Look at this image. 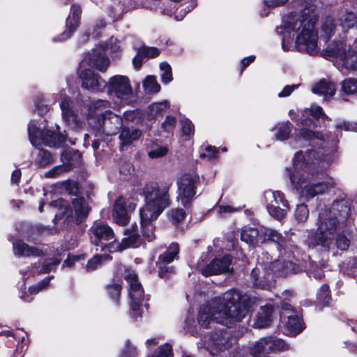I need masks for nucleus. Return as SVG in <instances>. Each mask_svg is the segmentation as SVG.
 Instances as JSON below:
<instances>
[{
	"mask_svg": "<svg viewBox=\"0 0 357 357\" xmlns=\"http://www.w3.org/2000/svg\"><path fill=\"white\" fill-rule=\"evenodd\" d=\"M169 185L155 182L147 183L143 189L145 204L140 210L141 226L142 235L148 241L154 238L152 222L169 206Z\"/></svg>",
	"mask_w": 357,
	"mask_h": 357,
	"instance_id": "39448f33",
	"label": "nucleus"
},
{
	"mask_svg": "<svg viewBox=\"0 0 357 357\" xmlns=\"http://www.w3.org/2000/svg\"><path fill=\"white\" fill-rule=\"evenodd\" d=\"M250 298L247 294L236 289H229L200 307L198 323L206 328L214 324L229 327L245 317L250 307Z\"/></svg>",
	"mask_w": 357,
	"mask_h": 357,
	"instance_id": "7ed1b4c3",
	"label": "nucleus"
},
{
	"mask_svg": "<svg viewBox=\"0 0 357 357\" xmlns=\"http://www.w3.org/2000/svg\"><path fill=\"white\" fill-rule=\"evenodd\" d=\"M298 85L292 84V85H287L283 89L278 93V97L284 98L291 95V93L296 89H298Z\"/></svg>",
	"mask_w": 357,
	"mask_h": 357,
	"instance_id": "69168bd1",
	"label": "nucleus"
},
{
	"mask_svg": "<svg viewBox=\"0 0 357 357\" xmlns=\"http://www.w3.org/2000/svg\"><path fill=\"white\" fill-rule=\"evenodd\" d=\"M339 20L340 22V26L343 29H350L355 24H356L357 26L356 15L353 12H346L340 17Z\"/></svg>",
	"mask_w": 357,
	"mask_h": 357,
	"instance_id": "58836bf2",
	"label": "nucleus"
},
{
	"mask_svg": "<svg viewBox=\"0 0 357 357\" xmlns=\"http://www.w3.org/2000/svg\"><path fill=\"white\" fill-rule=\"evenodd\" d=\"M342 90L346 94L357 93V79L348 78L342 82Z\"/></svg>",
	"mask_w": 357,
	"mask_h": 357,
	"instance_id": "79ce46f5",
	"label": "nucleus"
},
{
	"mask_svg": "<svg viewBox=\"0 0 357 357\" xmlns=\"http://www.w3.org/2000/svg\"><path fill=\"white\" fill-rule=\"evenodd\" d=\"M68 168L65 165H58L54 167L52 169L47 172L45 174L47 178H56L63 172H67Z\"/></svg>",
	"mask_w": 357,
	"mask_h": 357,
	"instance_id": "864d4df0",
	"label": "nucleus"
},
{
	"mask_svg": "<svg viewBox=\"0 0 357 357\" xmlns=\"http://www.w3.org/2000/svg\"><path fill=\"white\" fill-rule=\"evenodd\" d=\"M143 87L146 93H158L160 90V86L158 83L156 77L148 75L143 82Z\"/></svg>",
	"mask_w": 357,
	"mask_h": 357,
	"instance_id": "e433bc0d",
	"label": "nucleus"
},
{
	"mask_svg": "<svg viewBox=\"0 0 357 357\" xmlns=\"http://www.w3.org/2000/svg\"><path fill=\"white\" fill-rule=\"evenodd\" d=\"M172 346L167 343L161 345L158 351L156 352L155 357H172Z\"/></svg>",
	"mask_w": 357,
	"mask_h": 357,
	"instance_id": "6e6d98bb",
	"label": "nucleus"
},
{
	"mask_svg": "<svg viewBox=\"0 0 357 357\" xmlns=\"http://www.w3.org/2000/svg\"><path fill=\"white\" fill-rule=\"evenodd\" d=\"M125 279L129 284V296L131 300L130 307L132 317L135 320L141 317L140 307L144 300V290L141 283L137 280V275L134 271H128Z\"/></svg>",
	"mask_w": 357,
	"mask_h": 357,
	"instance_id": "ddd939ff",
	"label": "nucleus"
},
{
	"mask_svg": "<svg viewBox=\"0 0 357 357\" xmlns=\"http://www.w3.org/2000/svg\"><path fill=\"white\" fill-rule=\"evenodd\" d=\"M317 300L324 305H328L331 300V291L328 284H323L317 292Z\"/></svg>",
	"mask_w": 357,
	"mask_h": 357,
	"instance_id": "37998d69",
	"label": "nucleus"
},
{
	"mask_svg": "<svg viewBox=\"0 0 357 357\" xmlns=\"http://www.w3.org/2000/svg\"><path fill=\"white\" fill-rule=\"evenodd\" d=\"M53 161V158L48 151L44 149L38 151L35 163L38 167H44L52 163Z\"/></svg>",
	"mask_w": 357,
	"mask_h": 357,
	"instance_id": "c9c22d12",
	"label": "nucleus"
},
{
	"mask_svg": "<svg viewBox=\"0 0 357 357\" xmlns=\"http://www.w3.org/2000/svg\"><path fill=\"white\" fill-rule=\"evenodd\" d=\"M312 91L315 94L324 96L325 99H328L335 95L336 86L329 79H321L312 86Z\"/></svg>",
	"mask_w": 357,
	"mask_h": 357,
	"instance_id": "5701e85b",
	"label": "nucleus"
},
{
	"mask_svg": "<svg viewBox=\"0 0 357 357\" xmlns=\"http://www.w3.org/2000/svg\"><path fill=\"white\" fill-rule=\"evenodd\" d=\"M160 69L162 72L161 80L165 84H167L172 81V73L170 65L167 62H162L160 64Z\"/></svg>",
	"mask_w": 357,
	"mask_h": 357,
	"instance_id": "c03bdc74",
	"label": "nucleus"
},
{
	"mask_svg": "<svg viewBox=\"0 0 357 357\" xmlns=\"http://www.w3.org/2000/svg\"><path fill=\"white\" fill-rule=\"evenodd\" d=\"M241 238L243 241L253 246L258 245L267 241H273L277 244L278 249L281 255H287L288 257H290V254L289 255L287 251L289 243L284 239L282 235L275 230L266 227L257 229L245 227L241 231Z\"/></svg>",
	"mask_w": 357,
	"mask_h": 357,
	"instance_id": "0eeeda50",
	"label": "nucleus"
},
{
	"mask_svg": "<svg viewBox=\"0 0 357 357\" xmlns=\"http://www.w3.org/2000/svg\"><path fill=\"white\" fill-rule=\"evenodd\" d=\"M139 51L145 58H154L160 54L159 50L156 47H143Z\"/></svg>",
	"mask_w": 357,
	"mask_h": 357,
	"instance_id": "4d7b16f0",
	"label": "nucleus"
},
{
	"mask_svg": "<svg viewBox=\"0 0 357 357\" xmlns=\"http://www.w3.org/2000/svg\"><path fill=\"white\" fill-rule=\"evenodd\" d=\"M60 108L63 121L66 125L71 129L80 128L83 125V121L78 114V111L75 112V104L66 94H60Z\"/></svg>",
	"mask_w": 357,
	"mask_h": 357,
	"instance_id": "2eb2a0df",
	"label": "nucleus"
},
{
	"mask_svg": "<svg viewBox=\"0 0 357 357\" xmlns=\"http://www.w3.org/2000/svg\"><path fill=\"white\" fill-rule=\"evenodd\" d=\"M59 130V126H56ZM28 134L31 143L37 147L44 144L50 147L60 146L65 142V136L61 135L59 130L56 132L47 129L42 130L38 128L33 121H30L28 126Z\"/></svg>",
	"mask_w": 357,
	"mask_h": 357,
	"instance_id": "9d476101",
	"label": "nucleus"
},
{
	"mask_svg": "<svg viewBox=\"0 0 357 357\" xmlns=\"http://www.w3.org/2000/svg\"><path fill=\"white\" fill-rule=\"evenodd\" d=\"M181 130L183 135L190 136L194 133V126L190 120H183L181 122Z\"/></svg>",
	"mask_w": 357,
	"mask_h": 357,
	"instance_id": "13d9d810",
	"label": "nucleus"
},
{
	"mask_svg": "<svg viewBox=\"0 0 357 357\" xmlns=\"http://www.w3.org/2000/svg\"><path fill=\"white\" fill-rule=\"evenodd\" d=\"M317 22L316 9L305 8L299 13L291 12L282 20L276 31L282 36V48L287 52L296 48L309 55L319 52L318 31L315 28Z\"/></svg>",
	"mask_w": 357,
	"mask_h": 357,
	"instance_id": "f03ea898",
	"label": "nucleus"
},
{
	"mask_svg": "<svg viewBox=\"0 0 357 357\" xmlns=\"http://www.w3.org/2000/svg\"><path fill=\"white\" fill-rule=\"evenodd\" d=\"M53 275L52 276H47L45 278H44L43 280L39 282L37 284L33 285L32 287H29V292L31 294H37L40 291L45 289L50 283V280L53 278Z\"/></svg>",
	"mask_w": 357,
	"mask_h": 357,
	"instance_id": "09e8293b",
	"label": "nucleus"
},
{
	"mask_svg": "<svg viewBox=\"0 0 357 357\" xmlns=\"http://www.w3.org/2000/svg\"><path fill=\"white\" fill-rule=\"evenodd\" d=\"M169 217L174 224H178L185 218V212L181 208H174L169 212Z\"/></svg>",
	"mask_w": 357,
	"mask_h": 357,
	"instance_id": "49530a36",
	"label": "nucleus"
},
{
	"mask_svg": "<svg viewBox=\"0 0 357 357\" xmlns=\"http://www.w3.org/2000/svg\"><path fill=\"white\" fill-rule=\"evenodd\" d=\"M50 206H52V207H55V208L59 207V209H61V210H62L63 208L64 211H66L68 206V202L63 199H57L56 200L52 201L50 204Z\"/></svg>",
	"mask_w": 357,
	"mask_h": 357,
	"instance_id": "338daca9",
	"label": "nucleus"
},
{
	"mask_svg": "<svg viewBox=\"0 0 357 357\" xmlns=\"http://www.w3.org/2000/svg\"><path fill=\"white\" fill-rule=\"evenodd\" d=\"M335 29V25L334 24V20L331 17L326 18L325 22L322 26V31L324 33V34L328 38H330L333 34Z\"/></svg>",
	"mask_w": 357,
	"mask_h": 357,
	"instance_id": "8fccbe9b",
	"label": "nucleus"
},
{
	"mask_svg": "<svg viewBox=\"0 0 357 357\" xmlns=\"http://www.w3.org/2000/svg\"><path fill=\"white\" fill-rule=\"evenodd\" d=\"M169 107V104L167 100L154 102L149 107V116L155 119L162 116Z\"/></svg>",
	"mask_w": 357,
	"mask_h": 357,
	"instance_id": "f704fd0d",
	"label": "nucleus"
},
{
	"mask_svg": "<svg viewBox=\"0 0 357 357\" xmlns=\"http://www.w3.org/2000/svg\"><path fill=\"white\" fill-rule=\"evenodd\" d=\"M271 268L273 272L280 275H287L291 272H296L298 267L291 261L276 260L271 263Z\"/></svg>",
	"mask_w": 357,
	"mask_h": 357,
	"instance_id": "c756f323",
	"label": "nucleus"
},
{
	"mask_svg": "<svg viewBox=\"0 0 357 357\" xmlns=\"http://www.w3.org/2000/svg\"><path fill=\"white\" fill-rule=\"evenodd\" d=\"M229 334L224 328H220L211 333L205 341L206 349L215 355L229 347Z\"/></svg>",
	"mask_w": 357,
	"mask_h": 357,
	"instance_id": "f3484780",
	"label": "nucleus"
},
{
	"mask_svg": "<svg viewBox=\"0 0 357 357\" xmlns=\"http://www.w3.org/2000/svg\"><path fill=\"white\" fill-rule=\"evenodd\" d=\"M327 213H321L317 220V230L309 237V248L315 249L324 255L333 256L337 250H347L351 243L350 235L344 231L338 232V222L335 218L328 217Z\"/></svg>",
	"mask_w": 357,
	"mask_h": 357,
	"instance_id": "20e7f679",
	"label": "nucleus"
},
{
	"mask_svg": "<svg viewBox=\"0 0 357 357\" xmlns=\"http://www.w3.org/2000/svg\"><path fill=\"white\" fill-rule=\"evenodd\" d=\"M231 263L232 257L229 255H225L221 257L214 259L206 266L200 268V271L202 275L206 277L213 275L230 273L234 270Z\"/></svg>",
	"mask_w": 357,
	"mask_h": 357,
	"instance_id": "dca6fc26",
	"label": "nucleus"
},
{
	"mask_svg": "<svg viewBox=\"0 0 357 357\" xmlns=\"http://www.w3.org/2000/svg\"><path fill=\"white\" fill-rule=\"evenodd\" d=\"M106 86L109 95L116 97L121 104L131 105L135 102V96L128 77L114 75L106 82Z\"/></svg>",
	"mask_w": 357,
	"mask_h": 357,
	"instance_id": "1a4fd4ad",
	"label": "nucleus"
},
{
	"mask_svg": "<svg viewBox=\"0 0 357 357\" xmlns=\"http://www.w3.org/2000/svg\"><path fill=\"white\" fill-rule=\"evenodd\" d=\"M289 208H282L278 206L275 205H267L266 209L268 213L271 216L276 219L277 220H282L284 218L286 217L287 213V209Z\"/></svg>",
	"mask_w": 357,
	"mask_h": 357,
	"instance_id": "ea45409f",
	"label": "nucleus"
},
{
	"mask_svg": "<svg viewBox=\"0 0 357 357\" xmlns=\"http://www.w3.org/2000/svg\"><path fill=\"white\" fill-rule=\"evenodd\" d=\"M273 310V306L270 304L261 306L256 315L255 323L256 326L258 328L267 326L271 321Z\"/></svg>",
	"mask_w": 357,
	"mask_h": 357,
	"instance_id": "c85d7f7f",
	"label": "nucleus"
},
{
	"mask_svg": "<svg viewBox=\"0 0 357 357\" xmlns=\"http://www.w3.org/2000/svg\"><path fill=\"white\" fill-rule=\"evenodd\" d=\"M14 254L20 257H38L43 255L44 252L42 249L30 246L21 240L13 243Z\"/></svg>",
	"mask_w": 357,
	"mask_h": 357,
	"instance_id": "b1692460",
	"label": "nucleus"
},
{
	"mask_svg": "<svg viewBox=\"0 0 357 357\" xmlns=\"http://www.w3.org/2000/svg\"><path fill=\"white\" fill-rule=\"evenodd\" d=\"M199 184V177L194 174H185L177 181L178 199L185 208H188L195 199Z\"/></svg>",
	"mask_w": 357,
	"mask_h": 357,
	"instance_id": "9b49d317",
	"label": "nucleus"
},
{
	"mask_svg": "<svg viewBox=\"0 0 357 357\" xmlns=\"http://www.w3.org/2000/svg\"><path fill=\"white\" fill-rule=\"evenodd\" d=\"M142 131L138 128L133 127H125L122 129L119 139L121 140V146H128L134 142L138 140L142 136Z\"/></svg>",
	"mask_w": 357,
	"mask_h": 357,
	"instance_id": "bb28decb",
	"label": "nucleus"
},
{
	"mask_svg": "<svg viewBox=\"0 0 357 357\" xmlns=\"http://www.w3.org/2000/svg\"><path fill=\"white\" fill-rule=\"evenodd\" d=\"M110 102L106 100L99 99L91 103L89 107L88 119H91L94 113L109 108Z\"/></svg>",
	"mask_w": 357,
	"mask_h": 357,
	"instance_id": "4c0bfd02",
	"label": "nucleus"
},
{
	"mask_svg": "<svg viewBox=\"0 0 357 357\" xmlns=\"http://www.w3.org/2000/svg\"><path fill=\"white\" fill-rule=\"evenodd\" d=\"M113 217L116 223L122 226L127 225L129 220V218L126 209L121 211H119V212L116 213L113 212Z\"/></svg>",
	"mask_w": 357,
	"mask_h": 357,
	"instance_id": "603ef678",
	"label": "nucleus"
},
{
	"mask_svg": "<svg viewBox=\"0 0 357 357\" xmlns=\"http://www.w3.org/2000/svg\"><path fill=\"white\" fill-rule=\"evenodd\" d=\"M82 13L81 8L79 5H73L71 7L70 15L66 20L67 29L59 36L54 38L53 41H63L69 38L72 33L77 29Z\"/></svg>",
	"mask_w": 357,
	"mask_h": 357,
	"instance_id": "aec40b11",
	"label": "nucleus"
},
{
	"mask_svg": "<svg viewBox=\"0 0 357 357\" xmlns=\"http://www.w3.org/2000/svg\"><path fill=\"white\" fill-rule=\"evenodd\" d=\"M308 115L315 119L331 121L321 107L312 106L303 112L300 122L297 124L301 127L297 133L299 137L312 142L317 141V145L321 146L319 150L312 149L305 153L297 151L292 159V168L286 169L291 185L306 200L323 194L336 185L332 178L319 181L324 175V170L333 161V150H329L333 140L330 142L321 133L312 131L310 128L314 127V123Z\"/></svg>",
	"mask_w": 357,
	"mask_h": 357,
	"instance_id": "f257e3e1",
	"label": "nucleus"
},
{
	"mask_svg": "<svg viewBox=\"0 0 357 357\" xmlns=\"http://www.w3.org/2000/svg\"><path fill=\"white\" fill-rule=\"evenodd\" d=\"M287 319L286 327L291 335H296L303 330V324L298 316L287 315Z\"/></svg>",
	"mask_w": 357,
	"mask_h": 357,
	"instance_id": "2f4dec72",
	"label": "nucleus"
},
{
	"mask_svg": "<svg viewBox=\"0 0 357 357\" xmlns=\"http://www.w3.org/2000/svg\"><path fill=\"white\" fill-rule=\"evenodd\" d=\"M156 263L159 268L158 275L161 278H167L174 273V269L173 266H167V264L158 263V261H157Z\"/></svg>",
	"mask_w": 357,
	"mask_h": 357,
	"instance_id": "de8ad7c7",
	"label": "nucleus"
},
{
	"mask_svg": "<svg viewBox=\"0 0 357 357\" xmlns=\"http://www.w3.org/2000/svg\"><path fill=\"white\" fill-rule=\"evenodd\" d=\"M167 149L164 146H158L149 152V156L151 158H158L165 155Z\"/></svg>",
	"mask_w": 357,
	"mask_h": 357,
	"instance_id": "bf43d9fd",
	"label": "nucleus"
},
{
	"mask_svg": "<svg viewBox=\"0 0 357 357\" xmlns=\"http://www.w3.org/2000/svg\"><path fill=\"white\" fill-rule=\"evenodd\" d=\"M106 289L109 297L116 302L121 291V283L114 280L111 284L107 285Z\"/></svg>",
	"mask_w": 357,
	"mask_h": 357,
	"instance_id": "a19ab883",
	"label": "nucleus"
},
{
	"mask_svg": "<svg viewBox=\"0 0 357 357\" xmlns=\"http://www.w3.org/2000/svg\"><path fill=\"white\" fill-rule=\"evenodd\" d=\"M355 50L354 43L351 46L347 45L344 40H334L321 52V56L335 59L336 62H339L340 66H338L340 70L343 69L354 70H357V61H353Z\"/></svg>",
	"mask_w": 357,
	"mask_h": 357,
	"instance_id": "6e6552de",
	"label": "nucleus"
},
{
	"mask_svg": "<svg viewBox=\"0 0 357 357\" xmlns=\"http://www.w3.org/2000/svg\"><path fill=\"white\" fill-rule=\"evenodd\" d=\"M96 119L94 126L107 135L116 134L123 126V119L110 110H106L98 115Z\"/></svg>",
	"mask_w": 357,
	"mask_h": 357,
	"instance_id": "4468645a",
	"label": "nucleus"
},
{
	"mask_svg": "<svg viewBox=\"0 0 357 357\" xmlns=\"http://www.w3.org/2000/svg\"><path fill=\"white\" fill-rule=\"evenodd\" d=\"M350 208L348 205V202L346 199H342L335 200L333 202L331 207L329 209L321 208L319 212L318 220L320 218L321 213L326 212L327 213L328 217L335 218L337 220V216L340 215L345 217L348 215Z\"/></svg>",
	"mask_w": 357,
	"mask_h": 357,
	"instance_id": "4be33fe9",
	"label": "nucleus"
},
{
	"mask_svg": "<svg viewBox=\"0 0 357 357\" xmlns=\"http://www.w3.org/2000/svg\"><path fill=\"white\" fill-rule=\"evenodd\" d=\"M270 274H264L261 265L257 266L251 272L253 285L264 289L270 287Z\"/></svg>",
	"mask_w": 357,
	"mask_h": 357,
	"instance_id": "393cba45",
	"label": "nucleus"
},
{
	"mask_svg": "<svg viewBox=\"0 0 357 357\" xmlns=\"http://www.w3.org/2000/svg\"><path fill=\"white\" fill-rule=\"evenodd\" d=\"M294 215L298 222H305L309 215V210L307 205L304 204L298 205Z\"/></svg>",
	"mask_w": 357,
	"mask_h": 357,
	"instance_id": "a18cd8bd",
	"label": "nucleus"
},
{
	"mask_svg": "<svg viewBox=\"0 0 357 357\" xmlns=\"http://www.w3.org/2000/svg\"><path fill=\"white\" fill-rule=\"evenodd\" d=\"M90 239L92 244L100 248L101 251L108 250L109 252H112L121 251L129 247H137L139 235L134 229L120 244L116 241L114 233L108 225L95 222L90 229Z\"/></svg>",
	"mask_w": 357,
	"mask_h": 357,
	"instance_id": "423d86ee",
	"label": "nucleus"
},
{
	"mask_svg": "<svg viewBox=\"0 0 357 357\" xmlns=\"http://www.w3.org/2000/svg\"><path fill=\"white\" fill-rule=\"evenodd\" d=\"M179 252V246L176 243L169 245L167 250L158 257V263L169 264L174 261Z\"/></svg>",
	"mask_w": 357,
	"mask_h": 357,
	"instance_id": "473e14b6",
	"label": "nucleus"
},
{
	"mask_svg": "<svg viewBox=\"0 0 357 357\" xmlns=\"http://www.w3.org/2000/svg\"><path fill=\"white\" fill-rule=\"evenodd\" d=\"M337 128L344 129L345 130H354L357 132V124L350 123L348 122H342L337 125Z\"/></svg>",
	"mask_w": 357,
	"mask_h": 357,
	"instance_id": "774afa93",
	"label": "nucleus"
},
{
	"mask_svg": "<svg viewBox=\"0 0 357 357\" xmlns=\"http://www.w3.org/2000/svg\"><path fill=\"white\" fill-rule=\"evenodd\" d=\"M79 77L82 87L87 90L98 92L106 87V82L91 69H80Z\"/></svg>",
	"mask_w": 357,
	"mask_h": 357,
	"instance_id": "6ab92c4d",
	"label": "nucleus"
},
{
	"mask_svg": "<svg viewBox=\"0 0 357 357\" xmlns=\"http://www.w3.org/2000/svg\"><path fill=\"white\" fill-rule=\"evenodd\" d=\"M107 48L110 50V52L112 54L117 55V54L121 50L120 41L113 37L110 38L108 43H107Z\"/></svg>",
	"mask_w": 357,
	"mask_h": 357,
	"instance_id": "5fc2aeb1",
	"label": "nucleus"
},
{
	"mask_svg": "<svg viewBox=\"0 0 357 357\" xmlns=\"http://www.w3.org/2000/svg\"><path fill=\"white\" fill-rule=\"evenodd\" d=\"M62 258L59 255L55 257L53 259H47L43 261H39L37 263L33 264L30 267H28L26 270H22L20 273L24 278H26L31 275H36L40 274L47 273L51 271H54L58 265L60 264Z\"/></svg>",
	"mask_w": 357,
	"mask_h": 357,
	"instance_id": "a211bd4d",
	"label": "nucleus"
},
{
	"mask_svg": "<svg viewBox=\"0 0 357 357\" xmlns=\"http://www.w3.org/2000/svg\"><path fill=\"white\" fill-rule=\"evenodd\" d=\"M205 151L206 153H202L201 157L204 158L206 157L209 160L214 159L217 158L218 150L215 146H207L205 148Z\"/></svg>",
	"mask_w": 357,
	"mask_h": 357,
	"instance_id": "e2e57ef3",
	"label": "nucleus"
},
{
	"mask_svg": "<svg viewBox=\"0 0 357 357\" xmlns=\"http://www.w3.org/2000/svg\"><path fill=\"white\" fill-rule=\"evenodd\" d=\"M289 349V345L282 340L268 336L260 338L252 344L250 347V353L252 357H262L271 353L286 351Z\"/></svg>",
	"mask_w": 357,
	"mask_h": 357,
	"instance_id": "f8f14e48",
	"label": "nucleus"
},
{
	"mask_svg": "<svg viewBox=\"0 0 357 357\" xmlns=\"http://www.w3.org/2000/svg\"><path fill=\"white\" fill-rule=\"evenodd\" d=\"M176 123V120L174 116H167L165 121L162 123V128L167 132L172 130Z\"/></svg>",
	"mask_w": 357,
	"mask_h": 357,
	"instance_id": "052dcab7",
	"label": "nucleus"
},
{
	"mask_svg": "<svg viewBox=\"0 0 357 357\" xmlns=\"http://www.w3.org/2000/svg\"><path fill=\"white\" fill-rule=\"evenodd\" d=\"M136 354V348L132 346L129 341H127L126 348L122 351L119 357H135Z\"/></svg>",
	"mask_w": 357,
	"mask_h": 357,
	"instance_id": "680f3d73",
	"label": "nucleus"
},
{
	"mask_svg": "<svg viewBox=\"0 0 357 357\" xmlns=\"http://www.w3.org/2000/svg\"><path fill=\"white\" fill-rule=\"evenodd\" d=\"M123 119L126 122L138 123L141 119V114L139 111H126L123 113Z\"/></svg>",
	"mask_w": 357,
	"mask_h": 357,
	"instance_id": "3c124183",
	"label": "nucleus"
},
{
	"mask_svg": "<svg viewBox=\"0 0 357 357\" xmlns=\"http://www.w3.org/2000/svg\"><path fill=\"white\" fill-rule=\"evenodd\" d=\"M84 63H88L89 66L104 72L109 65V59L104 53L95 50L91 54L84 58V60L81 63V66L84 65Z\"/></svg>",
	"mask_w": 357,
	"mask_h": 357,
	"instance_id": "412c9836",
	"label": "nucleus"
},
{
	"mask_svg": "<svg viewBox=\"0 0 357 357\" xmlns=\"http://www.w3.org/2000/svg\"><path fill=\"white\" fill-rule=\"evenodd\" d=\"M72 204L76 221L77 222H82L87 217L91 210L88 202L83 197H78L75 198Z\"/></svg>",
	"mask_w": 357,
	"mask_h": 357,
	"instance_id": "a878e982",
	"label": "nucleus"
},
{
	"mask_svg": "<svg viewBox=\"0 0 357 357\" xmlns=\"http://www.w3.org/2000/svg\"><path fill=\"white\" fill-rule=\"evenodd\" d=\"M112 259V257L108 254L103 255H95L92 258H91L85 267L86 271L87 272H91L96 270L98 267H100L104 262L109 261Z\"/></svg>",
	"mask_w": 357,
	"mask_h": 357,
	"instance_id": "72a5a7b5",
	"label": "nucleus"
},
{
	"mask_svg": "<svg viewBox=\"0 0 357 357\" xmlns=\"http://www.w3.org/2000/svg\"><path fill=\"white\" fill-rule=\"evenodd\" d=\"M264 201L267 205H278L281 204L284 208H289V202L285 199L284 195L281 191L268 190L264 194Z\"/></svg>",
	"mask_w": 357,
	"mask_h": 357,
	"instance_id": "cd10ccee",
	"label": "nucleus"
},
{
	"mask_svg": "<svg viewBox=\"0 0 357 357\" xmlns=\"http://www.w3.org/2000/svg\"><path fill=\"white\" fill-rule=\"evenodd\" d=\"M291 124L289 121L278 123L273 129L276 139L284 141L289 139L291 132Z\"/></svg>",
	"mask_w": 357,
	"mask_h": 357,
	"instance_id": "7c9ffc66",
	"label": "nucleus"
},
{
	"mask_svg": "<svg viewBox=\"0 0 357 357\" xmlns=\"http://www.w3.org/2000/svg\"><path fill=\"white\" fill-rule=\"evenodd\" d=\"M239 209L240 208H234L229 205H220L218 206V213L220 216L223 217L227 213H234L238 211Z\"/></svg>",
	"mask_w": 357,
	"mask_h": 357,
	"instance_id": "0e129e2a",
	"label": "nucleus"
}]
</instances>
